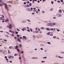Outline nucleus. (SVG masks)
<instances>
[{"mask_svg": "<svg viewBox=\"0 0 64 64\" xmlns=\"http://www.w3.org/2000/svg\"><path fill=\"white\" fill-rule=\"evenodd\" d=\"M38 11L39 12L40 11V10L39 9H38Z\"/></svg>", "mask_w": 64, "mask_h": 64, "instance_id": "nucleus-45", "label": "nucleus"}, {"mask_svg": "<svg viewBox=\"0 0 64 64\" xmlns=\"http://www.w3.org/2000/svg\"><path fill=\"white\" fill-rule=\"evenodd\" d=\"M22 23H26V20L22 21Z\"/></svg>", "mask_w": 64, "mask_h": 64, "instance_id": "nucleus-12", "label": "nucleus"}, {"mask_svg": "<svg viewBox=\"0 0 64 64\" xmlns=\"http://www.w3.org/2000/svg\"><path fill=\"white\" fill-rule=\"evenodd\" d=\"M57 31H58V32H59L60 31V30L59 29H58L57 30Z\"/></svg>", "mask_w": 64, "mask_h": 64, "instance_id": "nucleus-53", "label": "nucleus"}, {"mask_svg": "<svg viewBox=\"0 0 64 64\" xmlns=\"http://www.w3.org/2000/svg\"><path fill=\"white\" fill-rule=\"evenodd\" d=\"M30 30L31 32H33V30L32 28H30Z\"/></svg>", "mask_w": 64, "mask_h": 64, "instance_id": "nucleus-20", "label": "nucleus"}, {"mask_svg": "<svg viewBox=\"0 0 64 64\" xmlns=\"http://www.w3.org/2000/svg\"><path fill=\"white\" fill-rule=\"evenodd\" d=\"M15 33L16 34H18V32H16Z\"/></svg>", "mask_w": 64, "mask_h": 64, "instance_id": "nucleus-33", "label": "nucleus"}, {"mask_svg": "<svg viewBox=\"0 0 64 64\" xmlns=\"http://www.w3.org/2000/svg\"><path fill=\"white\" fill-rule=\"evenodd\" d=\"M47 35H50V33L49 32H48L47 34Z\"/></svg>", "mask_w": 64, "mask_h": 64, "instance_id": "nucleus-37", "label": "nucleus"}, {"mask_svg": "<svg viewBox=\"0 0 64 64\" xmlns=\"http://www.w3.org/2000/svg\"><path fill=\"white\" fill-rule=\"evenodd\" d=\"M48 24H49V23H48L47 24H46V26H48Z\"/></svg>", "mask_w": 64, "mask_h": 64, "instance_id": "nucleus-49", "label": "nucleus"}, {"mask_svg": "<svg viewBox=\"0 0 64 64\" xmlns=\"http://www.w3.org/2000/svg\"><path fill=\"white\" fill-rule=\"evenodd\" d=\"M34 12H36L37 11L36 10H33Z\"/></svg>", "mask_w": 64, "mask_h": 64, "instance_id": "nucleus-59", "label": "nucleus"}, {"mask_svg": "<svg viewBox=\"0 0 64 64\" xmlns=\"http://www.w3.org/2000/svg\"><path fill=\"white\" fill-rule=\"evenodd\" d=\"M9 49H12V48H11V46H9Z\"/></svg>", "mask_w": 64, "mask_h": 64, "instance_id": "nucleus-24", "label": "nucleus"}, {"mask_svg": "<svg viewBox=\"0 0 64 64\" xmlns=\"http://www.w3.org/2000/svg\"><path fill=\"white\" fill-rule=\"evenodd\" d=\"M53 30V28H52L51 29H50V30H51V31H52V30Z\"/></svg>", "mask_w": 64, "mask_h": 64, "instance_id": "nucleus-47", "label": "nucleus"}, {"mask_svg": "<svg viewBox=\"0 0 64 64\" xmlns=\"http://www.w3.org/2000/svg\"><path fill=\"white\" fill-rule=\"evenodd\" d=\"M40 50H43V48H40Z\"/></svg>", "mask_w": 64, "mask_h": 64, "instance_id": "nucleus-46", "label": "nucleus"}, {"mask_svg": "<svg viewBox=\"0 0 64 64\" xmlns=\"http://www.w3.org/2000/svg\"><path fill=\"white\" fill-rule=\"evenodd\" d=\"M49 24L50 25V26H51L52 27H53V26H54L53 25H56V24H54L53 22H52L51 23H49Z\"/></svg>", "mask_w": 64, "mask_h": 64, "instance_id": "nucleus-1", "label": "nucleus"}, {"mask_svg": "<svg viewBox=\"0 0 64 64\" xmlns=\"http://www.w3.org/2000/svg\"><path fill=\"white\" fill-rule=\"evenodd\" d=\"M5 5V6H7V4L6 3H5L4 4Z\"/></svg>", "mask_w": 64, "mask_h": 64, "instance_id": "nucleus-36", "label": "nucleus"}, {"mask_svg": "<svg viewBox=\"0 0 64 64\" xmlns=\"http://www.w3.org/2000/svg\"><path fill=\"white\" fill-rule=\"evenodd\" d=\"M60 13H61L62 12V10H60L59 11H58Z\"/></svg>", "mask_w": 64, "mask_h": 64, "instance_id": "nucleus-17", "label": "nucleus"}, {"mask_svg": "<svg viewBox=\"0 0 64 64\" xmlns=\"http://www.w3.org/2000/svg\"><path fill=\"white\" fill-rule=\"evenodd\" d=\"M44 62H45V61H42V62H41V63H44Z\"/></svg>", "mask_w": 64, "mask_h": 64, "instance_id": "nucleus-26", "label": "nucleus"}, {"mask_svg": "<svg viewBox=\"0 0 64 64\" xmlns=\"http://www.w3.org/2000/svg\"><path fill=\"white\" fill-rule=\"evenodd\" d=\"M17 50L18 51V52H19L20 51V50L18 49L17 48Z\"/></svg>", "mask_w": 64, "mask_h": 64, "instance_id": "nucleus-31", "label": "nucleus"}, {"mask_svg": "<svg viewBox=\"0 0 64 64\" xmlns=\"http://www.w3.org/2000/svg\"><path fill=\"white\" fill-rule=\"evenodd\" d=\"M25 29L24 28H22V30L23 31H24V30H25Z\"/></svg>", "mask_w": 64, "mask_h": 64, "instance_id": "nucleus-28", "label": "nucleus"}, {"mask_svg": "<svg viewBox=\"0 0 64 64\" xmlns=\"http://www.w3.org/2000/svg\"><path fill=\"white\" fill-rule=\"evenodd\" d=\"M6 61H6L7 62H9V61H8V59L7 58H6Z\"/></svg>", "mask_w": 64, "mask_h": 64, "instance_id": "nucleus-16", "label": "nucleus"}, {"mask_svg": "<svg viewBox=\"0 0 64 64\" xmlns=\"http://www.w3.org/2000/svg\"><path fill=\"white\" fill-rule=\"evenodd\" d=\"M26 36H22V40H24V39L26 40Z\"/></svg>", "mask_w": 64, "mask_h": 64, "instance_id": "nucleus-6", "label": "nucleus"}, {"mask_svg": "<svg viewBox=\"0 0 64 64\" xmlns=\"http://www.w3.org/2000/svg\"><path fill=\"white\" fill-rule=\"evenodd\" d=\"M27 21H28L29 22H31V21L29 19H27Z\"/></svg>", "mask_w": 64, "mask_h": 64, "instance_id": "nucleus-18", "label": "nucleus"}, {"mask_svg": "<svg viewBox=\"0 0 64 64\" xmlns=\"http://www.w3.org/2000/svg\"><path fill=\"white\" fill-rule=\"evenodd\" d=\"M24 4H26V2H24Z\"/></svg>", "mask_w": 64, "mask_h": 64, "instance_id": "nucleus-57", "label": "nucleus"}, {"mask_svg": "<svg viewBox=\"0 0 64 64\" xmlns=\"http://www.w3.org/2000/svg\"><path fill=\"white\" fill-rule=\"evenodd\" d=\"M30 3V2L29 1H28L27 2V3Z\"/></svg>", "mask_w": 64, "mask_h": 64, "instance_id": "nucleus-64", "label": "nucleus"}, {"mask_svg": "<svg viewBox=\"0 0 64 64\" xmlns=\"http://www.w3.org/2000/svg\"><path fill=\"white\" fill-rule=\"evenodd\" d=\"M4 36L6 37H9V36L7 34H6L4 35Z\"/></svg>", "mask_w": 64, "mask_h": 64, "instance_id": "nucleus-11", "label": "nucleus"}, {"mask_svg": "<svg viewBox=\"0 0 64 64\" xmlns=\"http://www.w3.org/2000/svg\"><path fill=\"white\" fill-rule=\"evenodd\" d=\"M47 43L48 44H51V43H50V42H48Z\"/></svg>", "mask_w": 64, "mask_h": 64, "instance_id": "nucleus-25", "label": "nucleus"}, {"mask_svg": "<svg viewBox=\"0 0 64 64\" xmlns=\"http://www.w3.org/2000/svg\"><path fill=\"white\" fill-rule=\"evenodd\" d=\"M4 8L5 9H6L7 11L8 10V7H7V6H5L4 7Z\"/></svg>", "mask_w": 64, "mask_h": 64, "instance_id": "nucleus-5", "label": "nucleus"}, {"mask_svg": "<svg viewBox=\"0 0 64 64\" xmlns=\"http://www.w3.org/2000/svg\"><path fill=\"white\" fill-rule=\"evenodd\" d=\"M38 58L37 57H35V59H38Z\"/></svg>", "mask_w": 64, "mask_h": 64, "instance_id": "nucleus-38", "label": "nucleus"}, {"mask_svg": "<svg viewBox=\"0 0 64 64\" xmlns=\"http://www.w3.org/2000/svg\"><path fill=\"white\" fill-rule=\"evenodd\" d=\"M9 32H11V33H13V34H14L15 33V32H14V31H12L11 30H9Z\"/></svg>", "mask_w": 64, "mask_h": 64, "instance_id": "nucleus-7", "label": "nucleus"}, {"mask_svg": "<svg viewBox=\"0 0 64 64\" xmlns=\"http://www.w3.org/2000/svg\"><path fill=\"white\" fill-rule=\"evenodd\" d=\"M57 16L59 17H60L62 16V15L60 14H57Z\"/></svg>", "mask_w": 64, "mask_h": 64, "instance_id": "nucleus-3", "label": "nucleus"}, {"mask_svg": "<svg viewBox=\"0 0 64 64\" xmlns=\"http://www.w3.org/2000/svg\"><path fill=\"white\" fill-rule=\"evenodd\" d=\"M17 30H18V31H20V30H19V29H18V28H17Z\"/></svg>", "mask_w": 64, "mask_h": 64, "instance_id": "nucleus-34", "label": "nucleus"}, {"mask_svg": "<svg viewBox=\"0 0 64 64\" xmlns=\"http://www.w3.org/2000/svg\"><path fill=\"white\" fill-rule=\"evenodd\" d=\"M27 31H28V32H30V30H27Z\"/></svg>", "mask_w": 64, "mask_h": 64, "instance_id": "nucleus-52", "label": "nucleus"}, {"mask_svg": "<svg viewBox=\"0 0 64 64\" xmlns=\"http://www.w3.org/2000/svg\"><path fill=\"white\" fill-rule=\"evenodd\" d=\"M4 49H7V48L6 47H4Z\"/></svg>", "mask_w": 64, "mask_h": 64, "instance_id": "nucleus-55", "label": "nucleus"}, {"mask_svg": "<svg viewBox=\"0 0 64 64\" xmlns=\"http://www.w3.org/2000/svg\"><path fill=\"white\" fill-rule=\"evenodd\" d=\"M58 57L59 58H60V59H63V57L60 56H58Z\"/></svg>", "mask_w": 64, "mask_h": 64, "instance_id": "nucleus-10", "label": "nucleus"}, {"mask_svg": "<svg viewBox=\"0 0 64 64\" xmlns=\"http://www.w3.org/2000/svg\"><path fill=\"white\" fill-rule=\"evenodd\" d=\"M26 28L27 29H29V27H26Z\"/></svg>", "mask_w": 64, "mask_h": 64, "instance_id": "nucleus-44", "label": "nucleus"}, {"mask_svg": "<svg viewBox=\"0 0 64 64\" xmlns=\"http://www.w3.org/2000/svg\"><path fill=\"white\" fill-rule=\"evenodd\" d=\"M20 39H22V38L21 37H20Z\"/></svg>", "mask_w": 64, "mask_h": 64, "instance_id": "nucleus-54", "label": "nucleus"}, {"mask_svg": "<svg viewBox=\"0 0 64 64\" xmlns=\"http://www.w3.org/2000/svg\"><path fill=\"white\" fill-rule=\"evenodd\" d=\"M4 41H6V42H7V40H4Z\"/></svg>", "mask_w": 64, "mask_h": 64, "instance_id": "nucleus-48", "label": "nucleus"}, {"mask_svg": "<svg viewBox=\"0 0 64 64\" xmlns=\"http://www.w3.org/2000/svg\"><path fill=\"white\" fill-rule=\"evenodd\" d=\"M2 52L3 51L1 50H0V52Z\"/></svg>", "mask_w": 64, "mask_h": 64, "instance_id": "nucleus-39", "label": "nucleus"}, {"mask_svg": "<svg viewBox=\"0 0 64 64\" xmlns=\"http://www.w3.org/2000/svg\"><path fill=\"white\" fill-rule=\"evenodd\" d=\"M3 19V17H1V18H0V20H2Z\"/></svg>", "mask_w": 64, "mask_h": 64, "instance_id": "nucleus-22", "label": "nucleus"}, {"mask_svg": "<svg viewBox=\"0 0 64 64\" xmlns=\"http://www.w3.org/2000/svg\"><path fill=\"white\" fill-rule=\"evenodd\" d=\"M24 7L26 8H27L28 7H29V6L28 4H27L26 6H25Z\"/></svg>", "mask_w": 64, "mask_h": 64, "instance_id": "nucleus-8", "label": "nucleus"}, {"mask_svg": "<svg viewBox=\"0 0 64 64\" xmlns=\"http://www.w3.org/2000/svg\"><path fill=\"white\" fill-rule=\"evenodd\" d=\"M57 2H58V3H60L61 2H60V1L59 0V1H58Z\"/></svg>", "mask_w": 64, "mask_h": 64, "instance_id": "nucleus-40", "label": "nucleus"}, {"mask_svg": "<svg viewBox=\"0 0 64 64\" xmlns=\"http://www.w3.org/2000/svg\"><path fill=\"white\" fill-rule=\"evenodd\" d=\"M14 56H18V54H14Z\"/></svg>", "mask_w": 64, "mask_h": 64, "instance_id": "nucleus-13", "label": "nucleus"}, {"mask_svg": "<svg viewBox=\"0 0 64 64\" xmlns=\"http://www.w3.org/2000/svg\"><path fill=\"white\" fill-rule=\"evenodd\" d=\"M16 48H18V47L17 46H16Z\"/></svg>", "mask_w": 64, "mask_h": 64, "instance_id": "nucleus-62", "label": "nucleus"}, {"mask_svg": "<svg viewBox=\"0 0 64 64\" xmlns=\"http://www.w3.org/2000/svg\"><path fill=\"white\" fill-rule=\"evenodd\" d=\"M19 47L20 48H21V47H22V44H19Z\"/></svg>", "mask_w": 64, "mask_h": 64, "instance_id": "nucleus-9", "label": "nucleus"}, {"mask_svg": "<svg viewBox=\"0 0 64 64\" xmlns=\"http://www.w3.org/2000/svg\"><path fill=\"white\" fill-rule=\"evenodd\" d=\"M53 10V8H51V9L50 10V11H52Z\"/></svg>", "mask_w": 64, "mask_h": 64, "instance_id": "nucleus-27", "label": "nucleus"}, {"mask_svg": "<svg viewBox=\"0 0 64 64\" xmlns=\"http://www.w3.org/2000/svg\"><path fill=\"white\" fill-rule=\"evenodd\" d=\"M8 6H10V7H11V5L9 4Z\"/></svg>", "mask_w": 64, "mask_h": 64, "instance_id": "nucleus-61", "label": "nucleus"}, {"mask_svg": "<svg viewBox=\"0 0 64 64\" xmlns=\"http://www.w3.org/2000/svg\"><path fill=\"white\" fill-rule=\"evenodd\" d=\"M46 30H48V31H50V29H49V28H47Z\"/></svg>", "mask_w": 64, "mask_h": 64, "instance_id": "nucleus-23", "label": "nucleus"}, {"mask_svg": "<svg viewBox=\"0 0 64 64\" xmlns=\"http://www.w3.org/2000/svg\"><path fill=\"white\" fill-rule=\"evenodd\" d=\"M8 50V53L9 54H10L11 53V52H10V50Z\"/></svg>", "mask_w": 64, "mask_h": 64, "instance_id": "nucleus-19", "label": "nucleus"}, {"mask_svg": "<svg viewBox=\"0 0 64 64\" xmlns=\"http://www.w3.org/2000/svg\"><path fill=\"white\" fill-rule=\"evenodd\" d=\"M34 50H35L36 51V50H37V48L34 49Z\"/></svg>", "mask_w": 64, "mask_h": 64, "instance_id": "nucleus-56", "label": "nucleus"}, {"mask_svg": "<svg viewBox=\"0 0 64 64\" xmlns=\"http://www.w3.org/2000/svg\"><path fill=\"white\" fill-rule=\"evenodd\" d=\"M30 10H32H32H33V8H31Z\"/></svg>", "mask_w": 64, "mask_h": 64, "instance_id": "nucleus-43", "label": "nucleus"}, {"mask_svg": "<svg viewBox=\"0 0 64 64\" xmlns=\"http://www.w3.org/2000/svg\"><path fill=\"white\" fill-rule=\"evenodd\" d=\"M53 19H56V17H54L53 18Z\"/></svg>", "mask_w": 64, "mask_h": 64, "instance_id": "nucleus-29", "label": "nucleus"}, {"mask_svg": "<svg viewBox=\"0 0 64 64\" xmlns=\"http://www.w3.org/2000/svg\"><path fill=\"white\" fill-rule=\"evenodd\" d=\"M51 3L52 4H54V2H53V1H52L51 2Z\"/></svg>", "mask_w": 64, "mask_h": 64, "instance_id": "nucleus-41", "label": "nucleus"}, {"mask_svg": "<svg viewBox=\"0 0 64 64\" xmlns=\"http://www.w3.org/2000/svg\"><path fill=\"white\" fill-rule=\"evenodd\" d=\"M6 33H7V34L8 35H9V34H10L9 32H6Z\"/></svg>", "mask_w": 64, "mask_h": 64, "instance_id": "nucleus-21", "label": "nucleus"}, {"mask_svg": "<svg viewBox=\"0 0 64 64\" xmlns=\"http://www.w3.org/2000/svg\"><path fill=\"white\" fill-rule=\"evenodd\" d=\"M9 26H6V27L10 29H12V24H9Z\"/></svg>", "mask_w": 64, "mask_h": 64, "instance_id": "nucleus-2", "label": "nucleus"}, {"mask_svg": "<svg viewBox=\"0 0 64 64\" xmlns=\"http://www.w3.org/2000/svg\"><path fill=\"white\" fill-rule=\"evenodd\" d=\"M26 10L28 11H32V10H31V9L30 8H27L26 9Z\"/></svg>", "mask_w": 64, "mask_h": 64, "instance_id": "nucleus-4", "label": "nucleus"}, {"mask_svg": "<svg viewBox=\"0 0 64 64\" xmlns=\"http://www.w3.org/2000/svg\"><path fill=\"white\" fill-rule=\"evenodd\" d=\"M60 53H62L63 54L64 53V52H60Z\"/></svg>", "mask_w": 64, "mask_h": 64, "instance_id": "nucleus-58", "label": "nucleus"}, {"mask_svg": "<svg viewBox=\"0 0 64 64\" xmlns=\"http://www.w3.org/2000/svg\"><path fill=\"white\" fill-rule=\"evenodd\" d=\"M12 56H9L8 58L9 59H10V58H12Z\"/></svg>", "mask_w": 64, "mask_h": 64, "instance_id": "nucleus-14", "label": "nucleus"}, {"mask_svg": "<svg viewBox=\"0 0 64 64\" xmlns=\"http://www.w3.org/2000/svg\"><path fill=\"white\" fill-rule=\"evenodd\" d=\"M35 30H38V28H35Z\"/></svg>", "mask_w": 64, "mask_h": 64, "instance_id": "nucleus-50", "label": "nucleus"}, {"mask_svg": "<svg viewBox=\"0 0 64 64\" xmlns=\"http://www.w3.org/2000/svg\"><path fill=\"white\" fill-rule=\"evenodd\" d=\"M24 53V52L23 51H22L21 52V53L22 54H23V53Z\"/></svg>", "mask_w": 64, "mask_h": 64, "instance_id": "nucleus-42", "label": "nucleus"}, {"mask_svg": "<svg viewBox=\"0 0 64 64\" xmlns=\"http://www.w3.org/2000/svg\"><path fill=\"white\" fill-rule=\"evenodd\" d=\"M42 58H44V59H46V58H47V57L46 56L45 57H42Z\"/></svg>", "mask_w": 64, "mask_h": 64, "instance_id": "nucleus-30", "label": "nucleus"}, {"mask_svg": "<svg viewBox=\"0 0 64 64\" xmlns=\"http://www.w3.org/2000/svg\"><path fill=\"white\" fill-rule=\"evenodd\" d=\"M32 5V4L31 3H30V6H31Z\"/></svg>", "mask_w": 64, "mask_h": 64, "instance_id": "nucleus-35", "label": "nucleus"}, {"mask_svg": "<svg viewBox=\"0 0 64 64\" xmlns=\"http://www.w3.org/2000/svg\"><path fill=\"white\" fill-rule=\"evenodd\" d=\"M44 28L43 27H42V30H44Z\"/></svg>", "mask_w": 64, "mask_h": 64, "instance_id": "nucleus-60", "label": "nucleus"}, {"mask_svg": "<svg viewBox=\"0 0 64 64\" xmlns=\"http://www.w3.org/2000/svg\"><path fill=\"white\" fill-rule=\"evenodd\" d=\"M33 1H37V0H33Z\"/></svg>", "mask_w": 64, "mask_h": 64, "instance_id": "nucleus-63", "label": "nucleus"}, {"mask_svg": "<svg viewBox=\"0 0 64 64\" xmlns=\"http://www.w3.org/2000/svg\"><path fill=\"white\" fill-rule=\"evenodd\" d=\"M18 42H20V43H21V40H20L19 39V38L18 39Z\"/></svg>", "mask_w": 64, "mask_h": 64, "instance_id": "nucleus-15", "label": "nucleus"}, {"mask_svg": "<svg viewBox=\"0 0 64 64\" xmlns=\"http://www.w3.org/2000/svg\"><path fill=\"white\" fill-rule=\"evenodd\" d=\"M0 32H1V33H3V31H0Z\"/></svg>", "mask_w": 64, "mask_h": 64, "instance_id": "nucleus-51", "label": "nucleus"}, {"mask_svg": "<svg viewBox=\"0 0 64 64\" xmlns=\"http://www.w3.org/2000/svg\"><path fill=\"white\" fill-rule=\"evenodd\" d=\"M53 38H54V39H55V38H56V36H54L53 37Z\"/></svg>", "mask_w": 64, "mask_h": 64, "instance_id": "nucleus-32", "label": "nucleus"}]
</instances>
